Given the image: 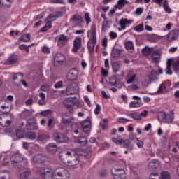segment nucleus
<instances>
[{
  "instance_id": "obj_1",
  "label": "nucleus",
  "mask_w": 179,
  "mask_h": 179,
  "mask_svg": "<svg viewBox=\"0 0 179 179\" xmlns=\"http://www.w3.org/2000/svg\"><path fill=\"white\" fill-rule=\"evenodd\" d=\"M11 164L15 169H24L27 167V158L23 155L20 153H15L11 156L10 158Z\"/></svg>"
},
{
  "instance_id": "obj_2",
  "label": "nucleus",
  "mask_w": 179,
  "mask_h": 179,
  "mask_svg": "<svg viewBox=\"0 0 179 179\" xmlns=\"http://www.w3.org/2000/svg\"><path fill=\"white\" fill-rule=\"evenodd\" d=\"M174 118V110H171L169 114L163 111L158 113V119L159 121H162V122H164L165 124H173Z\"/></svg>"
},
{
  "instance_id": "obj_3",
  "label": "nucleus",
  "mask_w": 179,
  "mask_h": 179,
  "mask_svg": "<svg viewBox=\"0 0 179 179\" xmlns=\"http://www.w3.org/2000/svg\"><path fill=\"white\" fill-rule=\"evenodd\" d=\"M54 179H69V171L64 167H57L53 171Z\"/></svg>"
},
{
  "instance_id": "obj_4",
  "label": "nucleus",
  "mask_w": 179,
  "mask_h": 179,
  "mask_svg": "<svg viewBox=\"0 0 179 179\" xmlns=\"http://www.w3.org/2000/svg\"><path fill=\"white\" fill-rule=\"evenodd\" d=\"M111 174L113 179H127V173L122 168L114 166L111 169Z\"/></svg>"
},
{
  "instance_id": "obj_5",
  "label": "nucleus",
  "mask_w": 179,
  "mask_h": 179,
  "mask_svg": "<svg viewBox=\"0 0 179 179\" xmlns=\"http://www.w3.org/2000/svg\"><path fill=\"white\" fill-rule=\"evenodd\" d=\"M41 177L44 179H52L54 178V171L51 168H40L38 171Z\"/></svg>"
},
{
  "instance_id": "obj_6",
  "label": "nucleus",
  "mask_w": 179,
  "mask_h": 179,
  "mask_svg": "<svg viewBox=\"0 0 179 179\" xmlns=\"http://www.w3.org/2000/svg\"><path fill=\"white\" fill-rule=\"evenodd\" d=\"M53 138L57 143H66V142H69V141L68 136L59 132L53 134Z\"/></svg>"
},
{
  "instance_id": "obj_7",
  "label": "nucleus",
  "mask_w": 179,
  "mask_h": 179,
  "mask_svg": "<svg viewBox=\"0 0 179 179\" xmlns=\"http://www.w3.org/2000/svg\"><path fill=\"white\" fill-rule=\"evenodd\" d=\"M79 92V86L76 83H72L66 87V96H72V94H76Z\"/></svg>"
},
{
  "instance_id": "obj_8",
  "label": "nucleus",
  "mask_w": 179,
  "mask_h": 179,
  "mask_svg": "<svg viewBox=\"0 0 179 179\" xmlns=\"http://www.w3.org/2000/svg\"><path fill=\"white\" fill-rule=\"evenodd\" d=\"M127 115L129 117V118L135 120V121H141L143 117H144V118L148 117V110H144L141 113L134 112L129 113Z\"/></svg>"
},
{
  "instance_id": "obj_9",
  "label": "nucleus",
  "mask_w": 179,
  "mask_h": 179,
  "mask_svg": "<svg viewBox=\"0 0 179 179\" xmlns=\"http://www.w3.org/2000/svg\"><path fill=\"white\" fill-rule=\"evenodd\" d=\"M6 134H11L12 135H16L17 139L23 138V131L21 130H16V128H7L5 129Z\"/></svg>"
},
{
  "instance_id": "obj_10",
  "label": "nucleus",
  "mask_w": 179,
  "mask_h": 179,
  "mask_svg": "<svg viewBox=\"0 0 179 179\" xmlns=\"http://www.w3.org/2000/svg\"><path fill=\"white\" fill-rule=\"evenodd\" d=\"M78 76H79V70L78 69H72L67 73V80H76Z\"/></svg>"
},
{
  "instance_id": "obj_11",
  "label": "nucleus",
  "mask_w": 179,
  "mask_h": 179,
  "mask_svg": "<svg viewBox=\"0 0 179 179\" xmlns=\"http://www.w3.org/2000/svg\"><path fill=\"white\" fill-rule=\"evenodd\" d=\"M82 128L85 134H90V128H92V120L88 117L81 123Z\"/></svg>"
},
{
  "instance_id": "obj_12",
  "label": "nucleus",
  "mask_w": 179,
  "mask_h": 179,
  "mask_svg": "<svg viewBox=\"0 0 179 179\" xmlns=\"http://www.w3.org/2000/svg\"><path fill=\"white\" fill-rule=\"evenodd\" d=\"M134 23V20H128V18H121L119 22V25L122 30H125L127 27H129Z\"/></svg>"
},
{
  "instance_id": "obj_13",
  "label": "nucleus",
  "mask_w": 179,
  "mask_h": 179,
  "mask_svg": "<svg viewBox=\"0 0 179 179\" xmlns=\"http://www.w3.org/2000/svg\"><path fill=\"white\" fill-rule=\"evenodd\" d=\"M62 124H64V125L71 127V128H73V125H78V123L76 122V119L74 117H70L69 119L62 117Z\"/></svg>"
},
{
  "instance_id": "obj_14",
  "label": "nucleus",
  "mask_w": 179,
  "mask_h": 179,
  "mask_svg": "<svg viewBox=\"0 0 179 179\" xmlns=\"http://www.w3.org/2000/svg\"><path fill=\"white\" fill-rule=\"evenodd\" d=\"M65 61V56L61 53H57L55 57L54 64L55 66H62Z\"/></svg>"
},
{
  "instance_id": "obj_15",
  "label": "nucleus",
  "mask_w": 179,
  "mask_h": 179,
  "mask_svg": "<svg viewBox=\"0 0 179 179\" xmlns=\"http://www.w3.org/2000/svg\"><path fill=\"white\" fill-rule=\"evenodd\" d=\"M68 43V36L66 35L61 34L57 36L58 47H64Z\"/></svg>"
},
{
  "instance_id": "obj_16",
  "label": "nucleus",
  "mask_w": 179,
  "mask_h": 179,
  "mask_svg": "<svg viewBox=\"0 0 179 179\" xmlns=\"http://www.w3.org/2000/svg\"><path fill=\"white\" fill-rule=\"evenodd\" d=\"M160 168V162L157 159H152L148 164V169L153 171V170H157Z\"/></svg>"
},
{
  "instance_id": "obj_17",
  "label": "nucleus",
  "mask_w": 179,
  "mask_h": 179,
  "mask_svg": "<svg viewBox=\"0 0 179 179\" xmlns=\"http://www.w3.org/2000/svg\"><path fill=\"white\" fill-rule=\"evenodd\" d=\"M45 160V155L42 154H38L36 155H34L32 158V162L34 163V164H37L38 163H44V161Z\"/></svg>"
},
{
  "instance_id": "obj_18",
  "label": "nucleus",
  "mask_w": 179,
  "mask_h": 179,
  "mask_svg": "<svg viewBox=\"0 0 179 179\" xmlns=\"http://www.w3.org/2000/svg\"><path fill=\"white\" fill-rule=\"evenodd\" d=\"M46 150H48L49 153L55 155V153H57V150H58V147H57L55 143H50L46 145Z\"/></svg>"
},
{
  "instance_id": "obj_19",
  "label": "nucleus",
  "mask_w": 179,
  "mask_h": 179,
  "mask_svg": "<svg viewBox=\"0 0 179 179\" xmlns=\"http://www.w3.org/2000/svg\"><path fill=\"white\" fill-rule=\"evenodd\" d=\"M82 46V38H76L73 41V45L72 48V51L73 52H77L78 50Z\"/></svg>"
},
{
  "instance_id": "obj_20",
  "label": "nucleus",
  "mask_w": 179,
  "mask_h": 179,
  "mask_svg": "<svg viewBox=\"0 0 179 179\" xmlns=\"http://www.w3.org/2000/svg\"><path fill=\"white\" fill-rule=\"evenodd\" d=\"M12 124V120H8V116L1 115H0V125L1 127H9Z\"/></svg>"
},
{
  "instance_id": "obj_21",
  "label": "nucleus",
  "mask_w": 179,
  "mask_h": 179,
  "mask_svg": "<svg viewBox=\"0 0 179 179\" xmlns=\"http://www.w3.org/2000/svg\"><path fill=\"white\" fill-rule=\"evenodd\" d=\"M70 21L72 22V23L76 26H80V24H82V22H83V19L82 18V16L79 15H75L70 20Z\"/></svg>"
},
{
  "instance_id": "obj_22",
  "label": "nucleus",
  "mask_w": 179,
  "mask_h": 179,
  "mask_svg": "<svg viewBox=\"0 0 179 179\" xmlns=\"http://www.w3.org/2000/svg\"><path fill=\"white\" fill-rule=\"evenodd\" d=\"M63 103L66 108H72L76 104V102L74 101L73 98L69 97L64 99Z\"/></svg>"
},
{
  "instance_id": "obj_23",
  "label": "nucleus",
  "mask_w": 179,
  "mask_h": 179,
  "mask_svg": "<svg viewBox=\"0 0 179 179\" xmlns=\"http://www.w3.org/2000/svg\"><path fill=\"white\" fill-rule=\"evenodd\" d=\"M109 83L112 86H115V87H117L118 89H121L122 87V85L121 83H120V79L117 78L116 77H113L110 78Z\"/></svg>"
},
{
  "instance_id": "obj_24",
  "label": "nucleus",
  "mask_w": 179,
  "mask_h": 179,
  "mask_svg": "<svg viewBox=\"0 0 179 179\" xmlns=\"http://www.w3.org/2000/svg\"><path fill=\"white\" fill-rule=\"evenodd\" d=\"M17 62V55H11L8 59L6 61V65H13Z\"/></svg>"
},
{
  "instance_id": "obj_25",
  "label": "nucleus",
  "mask_w": 179,
  "mask_h": 179,
  "mask_svg": "<svg viewBox=\"0 0 179 179\" xmlns=\"http://www.w3.org/2000/svg\"><path fill=\"white\" fill-rule=\"evenodd\" d=\"M97 43V39L90 38L87 43V48L89 52H93L94 51V45Z\"/></svg>"
},
{
  "instance_id": "obj_26",
  "label": "nucleus",
  "mask_w": 179,
  "mask_h": 179,
  "mask_svg": "<svg viewBox=\"0 0 179 179\" xmlns=\"http://www.w3.org/2000/svg\"><path fill=\"white\" fill-rule=\"evenodd\" d=\"M79 157L78 155L73 156V159L71 160H67L68 166H78L79 164Z\"/></svg>"
},
{
  "instance_id": "obj_27",
  "label": "nucleus",
  "mask_w": 179,
  "mask_h": 179,
  "mask_svg": "<svg viewBox=\"0 0 179 179\" xmlns=\"http://www.w3.org/2000/svg\"><path fill=\"white\" fill-rule=\"evenodd\" d=\"M62 153H65V156H83V151H64Z\"/></svg>"
},
{
  "instance_id": "obj_28",
  "label": "nucleus",
  "mask_w": 179,
  "mask_h": 179,
  "mask_svg": "<svg viewBox=\"0 0 179 179\" xmlns=\"http://www.w3.org/2000/svg\"><path fill=\"white\" fill-rule=\"evenodd\" d=\"M61 16H62V13L61 12H55V13H52L51 14H50L47 19L48 20H57V19H58V17H61Z\"/></svg>"
},
{
  "instance_id": "obj_29",
  "label": "nucleus",
  "mask_w": 179,
  "mask_h": 179,
  "mask_svg": "<svg viewBox=\"0 0 179 179\" xmlns=\"http://www.w3.org/2000/svg\"><path fill=\"white\" fill-rule=\"evenodd\" d=\"M50 139V135L48 134H39L36 138L37 142H48Z\"/></svg>"
},
{
  "instance_id": "obj_30",
  "label": "nucleus",
  "mask_w": 179,
  "mask_h": 179,
  "mask_svg": "<svg viewBox=\"0 0 179 179\" xmlns=\"http://www.w3.org/2000/svg\"><path fill=\"white\" fill-rule=\"evenodd\" d=\"M76 142L83 146H85V145H87V138L85 136H78L76 138Z\"/></svg>"
},
{
  "instance_id": "obj_31",
  "label": "nucleus",
  "mask_w": 179,
  "mask_h": 179,
  "mask_svg": "<svg viewBox=\"0 0 179 179\" xmlns=\"http://www.w3.org/2000/svg\"><path fill=\"white\" fill-rule=\"evenodd\" d=\"M121 145H122L123 148L127 149L128 150H132V149H134V147L132 145H131L129 140H122Z\"/></svg>"
},
{
  "instance_id": "obj_32",
  "label": "nucleus",
  "mask_w": 179,
  "mask_h": 179,
  "mask_svg": "<svg viewBox=\"0 0 179 179\" xmlns=\"http://www.w3.org/2000/svg\"><path fill=\"white\" fill-rule=\"evenodd\" d=\"M152 59L154 62H159L160 61V52L155 50L152 54Z\"/></svg>"
},
{
  "instance_id": "obj_33",
  "label": "nucleus",
  "mask_w": 179,
  "mask_h": 179,
  "mask_svg": "<svg viewBox=\"0 0 179 179\" xmlns=\"http://www.w3.org/2000/svg\"><path fill=\"white\" fill-rule=\"evenodd\" d=\"M167 84H166V82H163L161 83L158 87V90L157 91V93L158 94H162L166 92Z\"/></svg>"
},
{
  "instance_id": "obj_34",
  "label": "nucleus",
  "mask_w": 179,
  "mask_h": 179,
  "mask_svg": "<svg viewBox=\"0 0 179 179\" xmlns=\"http://www.w3.org/2000/svg\"><path fill=\"white\" fill-rule=\"evenodd\" d=\"M178 37V34L174 31H171L167 36L168 41H173V40H176Z\"/></svg>"
},
{
  "instance_id": "obj_35",
  "label": "nucleus",
  "mask_w": 179,
  "mask_h": 179,
  "mask_svg": "<svg viewBox=\"0 0 179 179\" xmlns=\"http://www.w3.org/2000/svg\"><path fill=\"white\" fill-rule=\"evenodd\" d=\"M142 106V101H133L130 102L129 107L130 108H139Z\"/></svg>"
},
{
  "instance_id": "obj_36",
  "label": "nucleus",
  "mask_w": 179,
  "mask_h": 179,
  "mask_svg": "<svg viewBox=\"0 0 179 179\" xmlns=\"http://www.w3.org/2000/svg\"><path fill=\"white\" fill-rule=\"evenodd\" d=\"M128 3H129V2H128L127 0H118L117 6H115V8L121 10L122 8H124L125 5H128Z\"/></svg>"
},
{
  "instance_id": "obj_37",
  "label": "nucleus",
  "mask_w": 179,
  "mask_h": 179,
  "mask_svg": "<svg viewBox=\"0 0 179 179\" xmlns=\"http://www.w3.org/2000/svg\"><path fill=\"white\" fill-rule=\"evenodd\" d=\"M91 38H92V40H97V33L95 24L91 25Z\"/></svg>"
},
{
  "instance_id": "obj_38",
  "label": "nucleus",
  "mask_w": 179,
  "mask_h": 179,
  "mask_svg": "<svg viewBox=\"0 0 179 179\" xmlns=\"http://www.w3.org/2000/svg\"><path fill=\"white\" fill-rule=\"evenodd\" d=\"M165 72L167 75H169V76L173 75V71H171V59H168L167 61Z\"/></svg>"
},
{
  "instance_id": "obj_39",
  "label": "nucleus",
  "mask_w": 179,
  "mask_h": 179,
  "mask_svg": "<svg viewBox=\"0 0 179 179\" xmlns=\"http://www.w3.org/2000/svg\"><path fill=\"white\" fill-rule=\"evenodd\" d=\"M27 129H30L31 131H34L38 128V125L37 122H32V123H27Z\"/></svg>"
},
{
  "instance_id": "obj_40",
  "label": "nucleus",
  "mask_w": 179,
  "mask_h": 179,
  "mask_svg": "<svg viewBox=\"0 0 179 179\" xmlns=\"http://www.w3.org/2000/svg\"><path fill=\"white\" fill-rule=\"evenodd\" d=\"M12 2H13V0H4V1H0V5L3 8H10Z\"/></svg>"
},
{
  "instance_id": "obj_41",
  "label": "nucleus",
  "mask_w": 179,
  "mask_h": 179,
  "mask_svg": "<svg viewBox=\"0 0 179 179\" xmlns=\"http://www.w3.org/2000/svg\"><path fill=\"white\" fill-rule=\"evenodd\" d=\"M126 49L129 50H134V42L131 40H128L124 43Z\"/></svg>"
},
{
  "instance_id": "obj_42",
  "label": "nucleus",
  "mask_w": 179,
  "mask_h": 179,
  "mask_svg": "<svg viewBox=\"0 0 179 179\" xmlns=\"http://www.w3.org/2000/svg\"><path fill=\"white\" fill-rule=\"evenodd\" d=\"M163 8L167 13H171V8H170V6H169V1L167 0H164L163 3Z\"/></svg>"
},
{
  "instance_id": "obj_43",
  "label": "nucleus",
  "mask_w": 179,
  "mask_h": 179,
  "mask_svg": "<svg viewBox=\"0 0 179 179\" xmlns=\"http://www.w3.org/2000/svg\"><path fill=\"white\" fill-rule=\"evenodd\" d=\"M34 113V110H33V109H31V110H27V109H26V110L24 111V118H25L26 120H27V118L31 117V115H33Z\"/></svg>"
},
{
  "instance_id": "obj_44",
  "label": "nucleus",
  "mask_w": 179,
  "mask_h": 179,
  "mask_svg": "<svg viewBox=\"0 0 179 179\" xmlns=\"http://www.w3.org/2000/svg\"><path fill=\"white\" fill-rule=\"evenodd\" d=\"M120 64H118V62H115L113 63L112 69H113L114 73H117V72H118L120 71Z\"/></svg>"
},
{
  "instance_id": "obj_45",
  "label": "nucleus",
  "mask_w": 179,
  "mask_h": 179,
  "mask_svg": "<svg viewBox=\"0 0 179 179\" xmlns=\"http://www.w3.org/2000/svg\"><path fill=\"white\" fill-rule=\"evenodd\" d=\"M51 27H52V25L51 24V22H48L45 24V26H44L43 28H41V31L42 33H44L48 30H50V29H51Z\"/></svg>"
},
{
  "instance_id": "obj_46",
  "label": "nucleus",
  "mask_w": 179,
  "mask_h": 179,
  "mask_svg": "<svg viewBox=\"0 0 179 179\" xmlns=\"http://www.w3.org/2000/svg\"><path fill=\"white\" fill-rule=\"evenodd\" d=\"M59 159L61 160V162H62V163H64V164H66V163H67L68 159H66V156H65V153L60 152L59 153Z\"/></svg>"
},
{
  "instance_id": "obj_47",
  "label": "nucleus",
  "mask_w": 179,
  "mask_h": 179,
  "mask_svg": "<svg viewBox=\"0 0 179 179\" xmlns=\"http://www.w3.org/2000/svg\"><path fill=\"white\" fill-rule=\"evenodd\" d=\"M20 40H21V41H24V42L30 41V34H22L20 38Z\"/></svg>"
},
{
  "instance_id": "obj_48",
  "label": "nucleus",
  "mask_w": 179,
  "mask_h": 179,
  "mask_svg": "<svg viewBox=\"0 0 179 179\" xmlns=\"http://www.w3.org/2000/svg\"><path fill=\"white\" fill-rule=\"evenodd\" d=\"M29 174H30V171H29L22 172L19 175V178H20V179H27L29 177Z\"/></svg>"
},
{
  "instance_id": "obj_49",
  "label": "nucleus",
  "mask_w": 179,
  "mask_h": 179,
  "mask_svg": "<svg viewBox=\"0 0 179 179\" xmlns=\"http://www.w3.org/2000/svg\"><path fill=\"white\" fill-rule=\"evenodd\" d=\"M52 114V111L51 110H45L40 113V115L43 117H50Z\"/></svg>"
},
{
  "instance_id": "obj_50",
  "label": "nucleus",
  "mask_w": 179,
  "mask_h": 179,
  "mask_svg": "<svg viewBox=\"0 0 179 179\" xmlns=\"http://www.w3.org/2000/svg\"><path fill=\"white\" fill-rule=\"evenodd\" d=\"M120 54H121V50L120 49H113L111 52V55L114 58L118 57Z\"/></svg>"
},
{
  "instance_id": "obj_51",
  "label": "nucleus",
  "mask_w": 179,
  "mask_h": 179,
  "mask_svg": "<svg viewBox=\"0 0 179 179\" xmlns=\"http://www.w3.org/2000/svg\"><path fill=\"white\" fill-rule=\"evenodd\" d=\"M173 68L174 72L179 71V58L173 62Z\"/></svg>"
},
{
  "instance_id": "obj_52",
  "label": "nucleus",
  "mask_w": 179,
  "mask_h": 179,
  "mask_svg": "<svg viewBox=\"0 0 179 179\" xmlns=\"http://www.w3.org/2000/svg\"><path fill=\"white\" fill-rule=\"evenodd\" d=\"M27 138H28V139H30L31 141H34V139H36V133L33 131H29L27 133Z\"/></svg>"
},
{
  "instance_id": "obj_53",
  "label": "nucleus",
  "mask_w": 179,
  "mask_h": 179,
  "mask_svg": "<svg viewBox=\"0 0 179 179\" xmlns=\"http://www.w3.org/2000/svg\"><path fill=\"white\" fill-rule=\"evenodd\" d=\"M135 31H137V33H141V31H143L145 30V28L143 27V24H140L134 27Z\"/></svg>"
},
{
  "instance_id": "obj_54",
  "label": "nucleus",
  "mask_w": 179,
  "mask_h": 179,
  "mask_svg": "<svg viewBox=\"0 0 179 179\" xmlns=\"http://www.w3.org/2000/svg\"><path fill=\"white\" fill-rule=\"evenodd\" d=\"M85 20L86 22L87 26H89V24H90L92 22V18H90V15H89V13H86L85 14Z\"/></svg>"
},
{
  "instance_id": "obj_55",
  "label": "nucleus",
  "mask_w": 179,
  "mask_h": 179,
  "mask_svg": "<svg viewBox=\"0 0 179 179\" xmlns=\"http://www.w3.org/2000/svg\"><path fill=\"white\" fill-rule=\"evenodd\" d=\"M142 52L144 54V55H149V54L152 52V49L148 46H145L144 48H143Z\"/></svg>"
},
{
  "instance_id": "obj_56",
  "label": "nucleus",
  "mask_w": 179,
  "mask_h": 179,
  "mask_svg": "<svg viewBox=\"0 0 179 179\" xmlns=\"http://www.w3.org/2000/svg\"><path fill=\"white\" fill-rule=\"evenodd\" d=\"M53 121H54L53 118L49 119L48 122V131H52V129H54V124H52Z\"/></svg>"
},
{
  "instance_id": "obj_57",
  "label": "nucleus",
  "mask_w": 179,
  "mask_h": 179,
  "mask_svg": "<svg viewBox=\"0 0 179 179\" xmlns=\"http://www.w3.org/2000/svg\"><path fill=\"white\" fill-rule=\"evenodd\" d=\"M40 90L41 92H49L50 90V85H48V84H43L40 87Z\"/></svg>"
},
{
  "instance_id": "obj_58",
  "label": "nucleus",
  "mask_w": 179,
  "mask_h": 179,
  "mask_svg": "<svg viewBox=\"0 0 179 179\" xmlns=\"http://www.w3.org/2000/svg\"><path fill=\"white\" fill-rule=\"evenodd\" d=\"M161 179H170V173L167 171L161 173Z\"/></svg>"
},
{
  "instance_id": "obj_59",
  "label": "nucleus",
  "mask_w": 179,
  "mask_h": 179,
  "mask_svg": "<svg viewBox=\"0 0 179 179\" xmlns=\"http://www.w3.org/2000/svg\"><path fill=\"white\" fill-rule=\"evenodd\" d=\"M135 79H136V74H134L131 76L127 80V84L131 85V83H133L135 81Z\"/></svg>"
},
{
  "instance_id": "obj_60",
  "label": "nucleus",
  "mask_w": 179,
  "mask_h": 179,
  "mask_svg": "<svg viewBox=\"0 0 179 179\" xmlns=\"http://www.w3.org/2000/svg\"><path fill=\"white\" fill-rule=\"evenodd\" d=\"M122 138H112V141L113 142V143H115L116 145H121L122 143Z\"/></svg>"
},
{
  "instance_id": "obj_61",
  "label": "nucleus",
  "mask_w": 179,
  "mask_h": 179,
  "mask_svg": "<svg viewBox=\"0 0 179 179\" xmlns=\"http://www.w3.org/2000/svg\"><path fill=\"white\" fill-rule=\"evenodd\" d=\"M129 121H131V120L127 119L125 117H119V118H117V122H120L122 124H125L127 122H129Z\"/></svg>"
},
{
  "instance_id": "obj_62",
  "label": "nucleus",
  "mask_w": 179,
  "mask_h": 179,
  "mask_svg": "<svg viewBox=\"0 0 179 179\" xmlns=\"http://www.w3.org/2000/svg\"><path fill=\"white\" fill-rule=\"evenodd\" d=\"M64 86L62 81H59L56 83L54 85L55 89H61Z\"/></svg>"
},
{
  "instance_id": "obj_63",
  "label": "nucleus",
  "mask_w": 179,
  "mask_h": 179,
  "mask_svg": "<svg viewBox=\"0 0 179 179\" xmlns=\"http://www.w3.org/2000/svg\"><path fill=\"white\" fill-rule=\"evenodd\" d=\"M150 178L160 179V176H159V173H152L150 175Z\"/></svg>"
},
{
  "instance_id": "obj_64",
  "label": "nucleus",
  "mask_w": 179,
  "mask_h": 179,
  "mask_svg": "<svg viewBox=\"0 0 179 179\" xmlns=\"http://www.w3.org/2000/svg\"><path fill=\"white\" fill-rule=\"evenodd\" d=\"M142 13H143V7L137 8L136 10V14H137L139 16L142 15Z\"/></svg>"
}]
</instances>
